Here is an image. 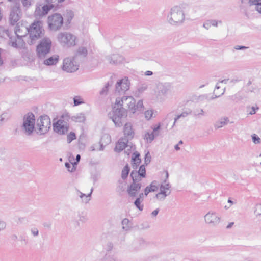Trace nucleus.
I'll use <instances>...</instances> for the list:
<instances>
[{
  "instance_id": "nucleus-1",
  "label": "nucleus",
  "mask_w": 261,
  "mask_h": 261,
  "mask_svg": "<svg viewBox=\"0 0 261 261\" xmlns=\"http://www.w3.org/2000/svg\"><path fill=\"white\" fill-rule=\"evenodd\" d=\"M109 116L114 123L115 126L120 127L123 125L124 119L127 116V112L120 107L119 102H115L112 111L109 113Z\"/></svg>"
},
{
  "instance_id": "nucleus-2",
  "label": "nucleus",
  "mask_w": 261,
  "mask_h": 261,
  "mask_svg": "<svg viewBox=\"0 0 261 261\" xmlns=\"http://www.w3.org/2000/svg\"><path fill=\"white\" fill-rule=\"evenodd\" d=\"M24 29L29 34L30 40L28 42L29 44H34L36 40L42 37L44 34V30L40 21L34 22L29 28H24Z\"/></svg>"
},
{
  "instance_id": "nucleus-3",
  "label": "nucleus",
  "mask_w": 261,
  "mask_h": 261,
  "mask_svg": "<svg viewBox=\"0 0 261 261\" xmlns=\"http://www.w3.org/2000/svg\"><path fill=\"white\" fill-rule=\"evenodd\" d=\"M185 20V15L182 9L178 6L172 7L167 16V21L172 25L179 26Z\"/></svg>"
},
{
  "instance_id": "nucleus-4",
  "label": "nucleus",
  "mask_w": 261,
  "mask_h": 261,
  "mask_svg": "<svg viewBox=\"0 0 261 261\" xmlns=\"http://www.w3.org/2000/svg\"><path fill=\"white\" fill-rule=\"evenodd\" d=\"M20 129L25 136H30L33 134L35 130V117L32 112H28L24 115Z\"/></svg>"
},
{
  "instance_id": "nucleus-5",
  "label": "nucleus",
  "mask_w": 261,
  "mask_h": 261,
  "mask_svg": "<svg viewBox=\"0 0 261 261\" xmlns=\"http://www.w3.org/2000/svg\"><path fill=\"white\" fill-rule=\"evenodd\" d=\"M69 119L68 114L63 115L56 122L53 123L54 130L59 135L66 134L69 128Z\"/></svg>"
},
{
  "instance_id": "nucleus-6",
  "label": "nucleus",
  "mask_w": 261,
  "mask_h": 261,
  "mask_svg": "<svg viewBox=\"0 0 261 261\" xmlns=\"http://www.w3.org/2000/svg\"><path fill=\"white\" fill-rule=\"evenodd\" d=\"M52 42L47 37L42 39L36 47L37 55L40 59H44L51 49Z\"/></svg>"
},
{
  "instance_id": "nucleus-7",
  "label": "nucleus",
  "mask_w": 261,
  "mask_h": 261,
  "mask_svg": "<svg viewBox=\"0 0 261 261\" xmlns=\"http://www.w3.org/2000/svg\"><path fill=\"white\" fill-rule=\"evenodd\" d=\"M51 126L50 119L47 115L41 116L37 120V133L40 135L47 133Z\"/></svg>"
},
{
  "instance_id": "nucleus-8",
  "label": "nucleus",
  "mask_w": 261,
  "mask_h": 261,
  "mask_svg": "<svg viewBox=\"0 0 261 261\" xmlns=\"http://www.w3.org/2000/svg\"><path fill=\"white\" fill-rule=\"evenodd\" d=\"M58 41L64 47H70L76 44V37L68 32H61L58 34Z\"/></svg>"
},
{
  "instance_id": "nucleus-9",
  "label": "nucleus",
  "mask_w": 261,
  "mask_h": 261,
  "mask_svg": "<svg viewBox=\"0 0 261 261\" xmlns=\"http://www.w3.org/2000/svg\"><path fill=\"white\" fill-rule=\"evenodd\" d=\"M116 102L120 103V107L127 111L129 110L134 113L135 100L131 96H123L121 98H117Z\"/></svg>"
},
{
  "instance_id": "nucleus-10",
  "label": "nucleus",
  "mask_w": 261,
  "mask_h": 261,
  "mask_svg": "<svg viewBox=\"0 0 261 261\" xmlns=\"http://www.w3.org/2000/svg\"><path fill=\"white\" fill-rule=\"evenodd\" d=\"M49 28L51 30L57 31L62 26L63 18L59 13H55L48 17Z\"/></svg>"
},
{
  "instance_id": "nucleus-11",
  "label": "nucleus",
  "mask_w": 261,
  "mask_h": 261,
  "mask_svg": "<svg viewBox=\"0 0 261 261\" xmlns=\"http://www.w3.org/2000/svg\"><path fill=\"white\" fill-rule=\"evenodd\" d=\"M78 61L74 57H67L64 59L62 69L67 72H74L79 69Z\"/></svg>"
},
{
  "instance_id": "nucleus-12",
  "label": "nucleus",
  "mask_w": 261,
  "mask_h": 261,
  "mask_svg": "<svg viewBox=\"0 0 261 261\" xmlns=\"http://www.w3.org/2000/svg\"><path fill=\"white\" fill-rule=\"evenodd\" d=\"M142 184L141 181L136 180L135 178L132 179V182L128 186L127 192L129 196L132 199H134L136 197L139 196L140 194Z\"/></svg>"
},
{
  "instance_id": "nucleus-13",
  "label": "nucleus",
  "mask_w": 261,
  "mask_h": 261,
  "mask_svg": "<svg viewBox=\"0 0 261 261\" xmlns=\"http://www.w3.org/2000/svg\"><path fill=\"white\" fill-rule=\"evenodd\" d=\"M130 86V82L128 77L124 78L118 81L115 85V93L118 94H124L127 91Z\"/></svg>"
},
{
  "instance_id": "nucleus-14",
  "label": "nucleus",
  "mask_w": 261,
  "mask_h": 261,
  "mask_svg": "<svg viewBox=\"0 0 261 261\" xmlns=\"http://www.w3.org/2000/svg\"><path fill=\"white\" fill-rule=\"evenodd\" d=\"M156 96L158 98H161L162 96H166L171 92L172 86L168 82L159 83L157 86Z\"/></svg>"
},
{
  "instance_id": "nucleus-15",
  "label": "nucleus",
  "mask_w": 261,
  "mask_h": 261,
  "mask_svg": "<svg viewBox=\"0 0 261 261\" xmlns=\"http://www.w3.org/2000/svg\"><path fill=\"white\" fill-rule=\"evenodd\" d=\"M204 220L205 222L211 226H216L220 221V218L217 216L216 214L211 212L205 215Z\"/></svg>"
},
{
  "instance_id": "nucleus-16",
  "label": "nucleus",
  "mask_w": 261,
  "mask_h": 261,
  "mask_svg": "<svg viewBox=\"0 0 261 261\" xmlns=\"http://www.w3.org/2000/svg\"><path fill=\"white\" fill-rule=\"evenodd\" d=\"M146 169L145 165H142L140 166L138 171L136 170H133L131 173L130 176L132 179H135L141 181L142 178L146 177Z\"/></svg>"
},
{
  "instance_id": "nucleus-17",
  "label": "nucleus",
  "mask_w": 261,
  "mask_h": 261,
  "mask_svg": "<svg viewBox=\"0 0 261 261\" xmlns=\"http://www.w3.org/2000/svg\"><path fill=\"white\" fill-rule=\"evenodd\" d=\"M106 59L109 63L114 65H117L122 63L124 60L123 56L117 54L108 56H107Z\"/></svg>"
},
{
  "instance_id": "nucleus-18",
  "label": "nucleus",
  "mask_w": 261,
  "mask_h": 261,
  "mask_svg": "<svg viewBox=\"0 0 261 261\" xmlns=\"http://www.w3.org/2000/svg\"><path fill=\"white\" fill-rule=\"evenodd\" d=\"M124 138L128 140H131L134 136V132L132 128V125L130 123H126L124 126L123 129Z\"/></svg>"
},
{
  "instance_id": "nucleus-19",
  "label": "nucleus",
  "mask_w": 261,
  "mask_h": 261,
  "mask_svg": "<svg viewBox=\"0 0 261 261\" xmlns=\"http://www.w3.org/2000/svg\"><path fill=\"white\" fill-rule=\"evenodd\" d=\"M128 140V139L124 138L120 139L116 145L115 151L118 152L122 151L127 146Z\"/></svg>"
},
{
  "instance_id": "nucleus-20",
  "label": "nucleus",
  "mask_w": 261,
  "mask_h": 261,
  "mask_svg": "<svg viewBox=\"0 0 261 261\" xmlns=\"http://www.w3.org/2000/svg\"><path fill=\"white\" fill-rule=\"evenodd\" d=\"M111 141V137L108 134L103 135L100 141L99 142V148L98 149V150L102 151L104 149L105 146L109 144Z\"/></svg>"
},
{
  "instance_id": "nucleus-21",
  "label": "nucleus",
  "mask_w": 261,
  "mask_h": 261,
  "mask_svg": "<svg viewBox=\"0 0 261 261\" xmlns=\"http://www.w3.org/2000/svg\"><path fill=\"white\" fill-rule=\"evenodd\" d=\"M250 5L249 3V0H241V4L240 5V8L243 10V12L245 16L248 18H249L250 13L248 11Z\"/></svg>"
},
{
  "instance_id": "nucleus-22",
  "label": "nucleus",
  "mask_w": 261,
  "mask_h": 261,
  "mask_svg": "<svg viewBox=\"0 0 261 261\" xmlns=\"http://www.w3.org/2000/svg\"><path fill=\"white\" fill-rule=\"evenodd\" d=\"M87 55V50L84 47H79L76 51L74 57L77 60H81L82 59L84 58Z\"/></svg>"
},
{
  "instance_id": "nucleus-23",
  "label": "nucleus",
  "mask_w": 261,
  "mask_h": 261,
  "mask_svg": "<svg viewBox=\"0 0 261 261\" xmlns=\"http://www.w3.org/2000/svg\"><path fill=\"white\" fill-rule=\"evenodd\" d=\"M136 200H135L134 204L135 206L140 211H142L143 209V204H141V202L144 200V194L143 192L140 193L139 196L136 197Z\"/></svg>"
},
{
  "instance_id": "nucleus-24",
  "label": "nucleus",
  "mask_w": 261,
  "mask_h": 261,
  "mask_svg": "<svg viewBox=\"0 0 261 261\" xmlns=\"http://www.w3.org/2000/svg\"><path fill=\"white\" fill-rule=\"evenodd\" d=\"M59 57L58 55H55L49 58L45 59L43 61L44 64L47 66L56 65L59 61Z\"/></svg>"
},
{
  "instance_id": "nucleus-25",
  "label": "nucleus",
  "mask_w": 261,
  "mask_h": 261,
  "mask_svg": "<svg viewBox=\"0 0 261 261\" xmlns=\"http://www.w3.org/2000/svg\"><path fill=\"white\" fill-rule=\"evenodd\" d=\"M93 191V188H92L90 192L88 195H86L85 194L82 193L79 190H77V193L79 197L82 199V201L85 203H87L90 200L91 194Z\"/></svg>"
},
{
  "instance_id": "nucleus-26",
  "label": "nucleus",
  "mask_w": 261,
  "mask_h": 261,
  "mask_svg": "<svg viewBox=\"0 0 261 261\" xmlns=\"http://www.w3.org/2000/svg\"><path fill=\"white\" fill-rule=\"evenodd\" d=\"M9 45H11L12 46L15 48H19L21 46H22L23 41L22 40L20 39H19L18 42H17V41L15 39L9 36Z\"/></svg>"
},
{
  "instance_id": "nucleus-27",
  "label": "nucleus",
  "mask_w": 261,
  "mask_h": 261,
  "mask_svg": "<svg viewBox=\"0 0 261 261\" xmlns=\"http://www.w3.org/2000/svg\"><path fill=\"white\" fill-rule=\"evenodd\" d=\"M140 153L137 151L133 153V156L132 158V161L133 162V167L134 168H135V166L136 168L141 163V160L140 158Z\"/></svg>"
},
{
  "instance_id": "nucleus-28",
  "label": "nucleus",
  "mask_w": 261,
  "mask_h": 261,
  "mask_svg": "<svg viewBox=\"0 0 261 261\" xmlns=\"http://www.w3.org/2000/svg\"><path fill=\"white\" fill-rule=\"evenodd\" d=\"M19 20V16L17 12L11 10L10 15V21L12 25H14Z\"/></svg>"
},
{
  "instance_id": "nucleus-29",
  "label": "nucleus",
  "mask_w": 261,
  "mask_h": 261,
  "mask_svg": "<svg viewBox=\"0 0 261 261\" xmlns=\"http://www.w3.org/2000/svg\"><path fill=\"white\" fill-rule=\"evenodd\" d=\"M72 121L75 122L82 123L84 122L86 119L85 115L83 113H79L71 117Z\"/></svg>"
},
{
  "instance_id": "nucleus-30",
  "label": "nucleus",
  "mask_w": 261,
  "mask_h": 261,
  "mask_svg": "<svg viewBox=\"0 0 261 261\" xmlns=\"http://www.w3.org/2000/svg\"><path fill=\"white\" fill-rule=\"evenodd\" d=\"M191 112H192V111L190 109H187L185 110H184L181 114L177 115L174 118V121L172 127H173L174 125L175 124V123L177 121L178 119H179L180 118H184V117H187L188 115L191 114Z\"/></svg>"
},
{
  "instance_id": "nucleus-31",
  "label": "nucleus",
  "mask_w": 261,
  "mask_h": 261,
  "mask_svg": "<svg viewBox=\"0 0 261 261\" xmlns=\"http://www.w3.org/2000/svg\"><path fill=\"white\" fill-rule=\"evenodd\" d=\"M56 6L55 4H47L45 5H44L42 7V12L41 14L45 15L48 13L49 11L51 9L54 8Z\"/></svg>"
},
{
  "instance_id": "nucleus-32",
  "label": "nucleus",
  "mask_w": 261,
  "mask_h": 261,
  "mask_svg": "<svg viewBox=\"0 0 261 261\" xmlns=\"http://www.w3.org/2000/svg\"><path fill=\"white\" fill-rule=\"evenodd\" d=\"M158 136V134H154L153 132H147L144 135V139L146 140L148 143H151L154 139L155 136Z\"/></svg>"
},
{
  "instance_id": "nucleus-33",
  "label": "nucleus",
  "mask_w": 261,
  "mask_h": 261,
  "mask_svg": "<svg viewBox=\"0 0 261 261\" xmlns=\"http://www.w3.org/2000/svg\"><path fill=\"white\" fill-rule=\"evenodd\" d=\"M130 171V168L128 164H126L123 168L121 173V177L125 180L127 178Z\"/></svg>"
},
{
  "instance_id": "nucleus-34",
  "label": "nucleus",
  "mask_w": 261,
  "mask_h": 261,
  "mask_svg": "<svg viewBox=\"0 0 261 261\" xmlns=\"http://www.w3.org/2000/svg\"><path fill=\"white\" fill-rule=\"evenodd\" d=\"M228 120L227 117L221 119L220 121L216 122L215 124V127L216 129H218L223 127L227 124L226 121Z\"/></svg>"
},
{
  "instance_id": "nucleus-35",
  "label": "nucleus",
  "mask_w": 261,
  "mask_h": 261,
  "mask_svg": "<svg viewBox=\"0 0 261 261\" xmlns=\"http://www.w3.org/2000/svg\"><path fill=\"white\" fill-rule=\"evenodd\" d=\"M24 28L25 27H22V28H20L19 25H18V24H17L16 27H15V34L18 39H20L21 37L25 36L24 35L21 34V32L22 31V30H24Z\"/></svg>"
},
{
  "instance_id": "nucleus-36",
  "label": "nucleus",
  "mask_w": 261,
  "mask_h": 261,
  "mask_svg": "<svg viewBox=\"0 0 261 261\" xmlns=\"http://www.w3.org/2000/svg\"><path fill=\"white\" fill-rule=\"evenodd\" d=\"M135 110L134 113L136 111L141 112L144 110V106L143 104V101L141 100H140L138 101L137 104L135 103Z\"/></svg>"
},
{
  "instance_id": "nucleus-37",
  "label": "nucleus",
  "mask_w": 261,
  "mask_h": 261,
  "mask_svg": "<svg viewBox=\"0 0 261 261\" xmlns=\"http://www.w3.org/2000/svg\"><path fill=\"white\" fill-rule=\"evenodd\" d=\"M148 186L152 192H155L158 190L159 183L157 181L154 180Z\"/></svg>"
},
{
  "instance_id": "nucleus-38",
  "label": "nucleus",
  "mask_w": 261,
  "mask_h": 261,
  "mask_svg": "<svg viewBox=\"0 0 261 261\" xmlns=\"http://www.w3.org/2000/svg\"><path fill=\"white\" fill-rule=\"evenodd\" d=\"M220 88V86H219L218 85V84L216 85V87H215V89L214 91V94H215V96H212L211 97V99H214L215 98H216L217 97H219L220 96H221V95H222L224 93V92H225V89H223L222 90V92H221V93H218L216 91V90L217 89H219Z\"/></svg>"
},
{
  "instance_id": "nucleus-39",
  "label": "nucleus",
  "mask_w": 261,
  "mask_h": 261,
  "mask_svg": "<svg viewBox=\"0 0 261 261\" xmlns=\"http://www.w3.org/2000/svg\"><path fill=\"white\" fill-rule=\"evenodd\" d=\"M73 102L75 106L84 103L83 99L80 96H76L73 98Z\"/></svg>"
},
{
  "instance_id": "nucleus-40",
  "label": "nucleus",
  "mask_w": 261,
  "mask_h": 261,
  "mask_svg": "<svg viewBox=\"0 0 261 261\" xmlns=\"http://www.w3.org/2000/svg\"><path fill=\"white\" fill-rule=\"evenodd\" d=\"M5 36L9 37L10 34L8 30L5 29L3 27L0 26V37L4 38Z\"/></svg>"
},
{
  "instance_id": "nucleus-41",
  "label": "nucleus",
  "mask_w": 261,
  "mask_h": 261,
  "mask_svg": "<svg viewBox=\"0 0 261 261\" xmlns=\"http://www.w3.org/2000/svg\"><path fill=\"white\" fill-rule=\"evenodd\" d=\"M129 222V221L127 218H124L122 221L121 224H122V225L123 229H124V230H125L126 231L129 230V226L128 225Z\"/></svg>"
},
{
  "instance_id": "nucleus-42",
  "label": "nucleus",
  "mask_w": 261,
  "mask_h": 261,
  "mask_svg": "<svg viewBox=\"0 0 261 261\" xmlns=\"http://www.w3.org/2000/svg\"><path fill=\"white\" fill-rule=\"evenodd\" d=\"M171 185L169 182L167 183L166 180H164L163 183L161 185L160 189L167 190L168 191H170Z\"/></svg>"
},
{
  "instance_id": "nucleus-43",
  "label": "nucleus",
  "mask_w": 261,
  "mask_h": 261,
  "mask_svg": "<svg viewBox=\"0 0 261 261\" xmlns=\"http://www.w3.org/2000/svg\"><path fill=\"white\" fill-rule=\"evenodd\" d=\"M8 119V116L6 112H4L0 115V127L2 126L4 122L6 121Z\"/></svg>"
},
{
  "instance_id": "nucleus-44",
  "label": "nucleus",
  "mask_w": 261,
  "mask_h": 261,
  "mask_svg": "<svg viewBox=\"0 0 261 261\" xmlns=\"http://www.w3.org/2000/svg\"><path fill=\"white\" fill-rule=\"evenodd\" d=\"M15 1V5L13 6L12 10H14L15 12L20 13V4L19 1Z\"/></svg>"
},
{
  "instance_id": "nucleus-45",
  "label": "nucleus",
  "mask_w": 261,
  "mask_h": 261,
  "mask_svg": "<svg viewBox=\"0 0 261 261\" xmlns=\"http://www.w3.org/2000/svg\"><path fill=\"white\" fill-rule=\"evenodd\" d=\"M76 139V135L74 132H70L67 135V142L68 143H71L73 140Z\"/></svg>"
},
{
  "instance_id": "nucleus-46",
  "label": "nucleus",
  "mask_w": 261,
  "mask_h": 261,
  "mask_svg": "<svg viewBox=\"0 0 261 261\" xmlns=\"http://www.w3.org/2000/svg\"><path fill=\"white\" fill-rule=\"evenodd\" d=\"M65 166L69 172H72L75 170V164L74 163H72V167L71 164L67 162L65 163Z\"/></svg>"
},
{
  "instance_id": "nucleus-47",
  "label": "nucleus",
  "mask_w": 261,
  "mask_h": 261,
  "mask_svg": "<svg viewBox=\"0 0 261 261\" xmlns=\"http://www.w3.org/2000/svg\"><path fill=\"white\" fill-rule=\"evenodd\" d=\"M110 86L109 82H108L105 87L100 91V94L101 95H107L108 91V87Z\"/></svg>"
},
{
  "instance_id": "nucleus-48",
  "label": "nucleus",
  "mask_w": 261,
  "mask_h": 261,
  "mask_svg": "<svg viewBox=\"0 0 261 261\" xmlns=\"http://www.w3.org/2000/svg\"><path fill=\"white\" fill-rule=\"evenodd\" d=\"M147 88V86L146 84H142L141 85H140V86H139V87L138 88V90H137V91L139 93H143L145 90H146Z\"/></svg>"
},
{
  "instance_id": "nucleus-49",
  "label": "nucleus",
  "mask_w": 261,
  "mask_h": 261,
  "mask_svg": "<svg viewBox=\"0 0 261 261\" xmlns=\"http://www.w3.org/2000/svg\"><path fill=\"white\" fill-rule=\"evenodd\" d=\"M151 161V155L149 153V152L148 151L146 154L145 156V159H144V162L145 164L146 165H148L150 163Z\"/></svg>"
},
{
  "instance_id": "nucleus-50",
  "label": "nucleus",
  "mask_w": 261,
  "mask_h": 261,
  "mask_svg": "<svg viewBox=\"0 0 261 261\" xmlns=\"http://www.w3.org/2000/svg\"><path fill=\"white\" fill-rule=\"evenodd\" d=\"M23 6L25 8H29L31 5L32 0H21Z\"/></svg>"
},
{
  "instance_id": "nucleus-51",
  "label": "nucleus",
  "mask_w": 261,
  "mask_h": 261,
  "mask_svg": "<svg viewBox=\"0 0 261 261\" xmlns=\"http://www.w3.org/2000/svg\"><path fill=\"white\" fill-rule=\"evenodd\" d=\"M30 230L31 234L33 237H36L39 235V230L37 228L33 227Z\"/></svg>"
},
{
  "instance_id": "nucleus-52",
  "label": "nucleus",
  "mask_w": 261,
  "mask_h": 261,
  "mask_svg": "<svg viewBox=\"0 0 261 261\" xmlns=\"http://www.w3.org/2000/svg\"><path fill=\"white\" fill-rule=\"evenodd\" d=\"M254 213L256 215H261V204H258L256 205Z\"/></svg>"
},
{
  "instance_id": "nucleus-53",
  "label": "nucleus",
  "mask_w": 261,
  "mask_h": 261,
  "mask_svg": "<svg viewBox=\"0 0 261 261\" xmlns=\"http://www.w3.org/2000/svg\"><path fill=\"white\" fill-rule=\"evenodd\" d=\"M252 138L253 142L255 144L259 143L260 142V139L256 134H253V135H252Z\"/></svg>"
},
{
  "instance_id": "nucleus-54",
  "label": "nucleus",
  "mask_w": 261,
  "mask_h": 261,
  "mask_svg": "<svg viewBox=\"0 0 261 261\" xmlns=\"http://www.w3.org/2000/svg\"><path fill=\"white\" fill-rule=\"evenodd\" d=\"M261 2V0H249V3L250 6H254L255 7L258 4H259Z\"/></svg>"
},
{
  "instance_id": "nucleus-55",
  "label": "nucleus",
  "mask_w": 261,
  "mask_h": 261,
  "mask_svg": "<svg viewBox=\"0 0 261 261\" xmlns=\"http://www.w3.org/2000/svg\"><path fill=\"white\" fill-rule=\"evenodd\" d=\"M144 114H145V118L147 120H149L152 117L153 113H152V111H151V110H147V111H146L145 112Z\"/></svg>"
},
{
  "instance_id": "nucleus-56",
  "label": "nucleus",
  "mask_w": 261,
  "mask_h": 261,
  "mask_svg": "<svg viewBox=\"0 0 261 261\" xmlns=\"http://www.w3.org/2000/svg\"><path fill=\"white\" fill-rule=\"evenodd\" d=\"M209 23H210L211 26L213 25L214 27H217L218 23H221L222 21H218L216 20L211 19V20H209Z\"/></svg>"
},
{
  "instance_id": "nucleus-57",
  "label": "nucleus",
  "mask_w": 261,
  "mask_h": 261,
  "mask_svg": "<svg viewBox=\"0 0 261 261\" xmlns=\"http://www.w3.org/2000/svg\"><path fill=\"white\" fill-rule=\"evenodd\" d=\"M160 193H161V194L163 195L164 196H165L166 197L168 196L171 193V191H167V190H163L162 189H160Z\"/></svg>"
},
{
  "instance_id": "nucleus-58",
  "label": "nucleus",
  "mask_w": 261,
  "mask_h": 261,
  "mask_svg": "<svg viewBox=\"0 0 261 261\" xmlns=\"http://www.w3.org/2000/svg\"><path fill=\"white\" fill-rule=\"evenodd\" d=\"M204 111L203 109H199V110H196L194 111V114L195 116H199V115H203Z\"/></svg>"
},
{
  "instance_id": "nucleus-59",
  "label": "nucleus",
  "mask_w": 261,
  "mask_h": 261,
  "mask_svg": "<svg viewBox=\"0 0 261 261\" xmlns=\"http://www.w3.org/2000/svg\"><path fill=\"white\" fill-rule=\"evenodd\" d=\"M155 197L161 201L164 200L166 198V197L163 195L161 194L160 192L156 194Z\"/></svg>"
},
{
  "instance_id": "nucleus-60",
  "label": "nucleus",
  "mask_w": 261,
  "mask_h": 261,
  "mask_svg": "<svg viewBox=\"0 0 261 261\" xmlns=\"http://www.w3.org/2000/svg\"><path fill=\"white\" fill-rule=\"evenodd\" d=\"M68 15V21L70 23V21L72 20L74 16L73 12L72 11H69L67 12Z\"/></svg>"
},
{
  "instance_id": "nucleus-61",
  "label": "nucleus",
  "mask_w": 261,
  "mask_h": 261,
  "mask_svg": "<svg viewBox=\"0 0 261 261\" xmlns=\"http://www.w3.org/2000/svg\"><path fill=\"white\" fill-rule=\"evenodd\" d=\"M160 128L161 125L160 123H159L153 128L152 132H153L154 134H159V133L158 132L160 129Z\"/></svg>"
},
{
  "instance_id": "nucleus-62",
  "label": "nucleus",
  "mask_w": 261,
  "mask_h": 261,
  "mask_svg": "<svg viewBox=\"0 0 261 261\" xmlns=\"http://www.w3.org/2000/svg\"><path fill=\"white\" fill-rule=\"evenodd\" d=\"M6 223L4 221H0V231L3 230L6 228Z\"/></svg>"
},
{
  "instance_id": "nucleus-63",
  "label": "nucleus",
  "mask_w": 261,
  "mask_h": 261,
  "mask_svg": "<svg viewBox=\"0 0 261 261\" xmlns=\"http://www.w3.org/2000/svg\"><path fill=\"white\" fill-rule=\"evenodd\" d=\"M159 211H160V209L159 208L154 210L151 214V217H155L157 216V215L158 214Z\"/></svg>"
},
{
  "instance_id": "nucleus-64",
  "label": "nucleus",
  "mask_w": 261,
  "mask_h": 261,
  "mask_svg": "<svg viewBox=\"0 0 261 261\" xmlns=\"http://www.w3.org/2000/svg\"><path fill=\"white\" fill-rule=\"evenodd\" d=\"M254 9L258 13L261 14V2L259 4H258V5L255 7H254Z\"/></svg>"
}]
</instances>
